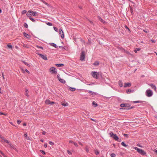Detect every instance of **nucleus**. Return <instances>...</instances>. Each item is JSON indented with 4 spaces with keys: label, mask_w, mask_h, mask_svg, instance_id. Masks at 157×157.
Here are the masks:
<instances>
[{
    "label": "nucleus",
    "mask_w": 157,
    "mask_h": 157,
    "mask_svg": "<svg viewBox=\"0 0 157 157\" xmlns=\"http://www.w3.org/2000/svg\"><path fill=\"white\" fill-rule=\"evenodd\" d=\"M120 106L122 108L120 109L125 110H129L134 108V106H130V105L127 103L121 104Z\"/></svg>",
    "instance_id": "1"
},
{
    "label": "nucleus",
    "mask_w": 157,
    "mask_h": 157,
    "mask_svg": "<svg viewBox=\"0 0 157 157\" xmlns=\"http://www.w3.org/2000/svg\"><path fill=\"white\" fill-rule=\"evenodd\" d=\"M133 148L136 150L140 155H145L146 154V153L142 149L136 147H134Z\"/></svg>",
    "instance_id": "2"
},
{
    "label": "nucleus",
    "mask_w": 157,
    "mask_h": 157,
    "mask_svg": "<svg viewBox=\"0 0 157 157\" xmlns=\"http://www.w3.org/2000/svg\"><path fill=\"white\" fill-rule=\"evenodd\" d=\"M109 134L110 135V136L113 138L114 140L118 141L119 139V138L117 136L116 134H114L113 132H110L109 133Z\"/></svg>",
    "instance_id": "3"
},
{
    "label": "nucleus",
    "mask_w": 157,
    "mask_h": 157,
    "mask_svg": "<svg viewBox=\"0 0 157 157\" xmlns=\"http://www.w3.org/2000/svg\"><path fill=\"white\" fill-rule=\"evenodd\" d=\"M145 93L146 95L148 97H150L153 94L152 90H147Z\"/></svg>",
    "instance_id": "4"
},
{
    "label": "nucleus",
    "mask_w": 157,
    "mask_h": 157,
    "mask_svg": "<svg viewBox=\"0 0 157 157\" xmlns=\"http://www.w3.org/2000/svg\"><path fill=\"white\" fill-rule=\"evenodd\" d=\"M85 57V53L84 51H82L81 52L80 56V60L81 61L84 60Z\"/></svg>",
    "instance_id": "5"
},
{
    "label": "nucleus",
    "mask_w": 157,
    "mask_h": 157,
    "mask_svg": "<svg viewBox=\"0 0 157 157\" xmlns=\"http://www.w3.org/2000/svg\"><path fill=\"white\" fill-rule=\"evenodd\" d=\"M49 70L51 72V73L52 74L54 73L56 74L57 73L56 68L53 67L50 68Z\"/></svg>",
    "instance_id": "6"
},
{
    "label": "nucleus",
    "mask_w": 157,
    "mask_h": 157,
    "mask_svg": "<svg viewBox=\"0 0 157 157\" xmlns=\"http://www.w3.org/2000/svg\"><path fill=\"white\" fill-rule=\"evenodd\" d=\"M91 74L93 77L95 78L98 79V75H97V73L95 71H92L91 72Z\"/></svg>",
    "instance_id": "7"
},
{
    "label": "nucleus",
    "mask_w": 157,
    "mask_h": 157,
    "mask_svg": "<svg viewBox=\"0 0 157 157\" xmlns=\"http://www.w3.org/2000/svg\"><path fill=\"white\" fill-rule=\"evenodd\" d=\"M59 35H60L61 37L62 38V39L64 38V35L63 32V31L62 29L60 28L59 29Z\"/></svg>",
    "instance_id": "8"
},
{
    "label": "nucleus",
    "mask_w": 157,
    "mask_h": 157,
    "mask_svg": "<svg viewBox=\"0 0 157 157\" xmlns=\"http://www.w3.org/2000/svg\"><path fill=\"white\" fill-rule=\"evenodd\" d=\"M38 55L44 60H47L48 59L46 55H43L41 54H38Z\"/></svg>",
    "instance_id": "9"
},
{
    "label": "nucleus",
    "mask_w": 157,
    "mask_h": 157,
    "mask_svg": "<svg viewBox=\"0 0 157 157\" xmlns=\"http://www.w3.org/2000/svg\"><path fill=\"white\" fill-rule=\"evenodd\" d=\"M30 13H31L32 16H37L38 15V14L36 11H33L32 10H30Z\"/></svg>",
    "instance_id": "10"
},
{
    "label": "nucleus",
    "mask_w": 157,
    "mask_h": 157,
    "mask_svg": "<svg viewBox=\"0 0 157 157\" xmlns=\"http://www.w3.org/2000/svg\"><path fill=\"white\" fill-rule=\"evenodd\" d=\"M152 89H153L155 91L156 90V87L155 85H154L152 83H151L149 84Z\"/></svg>",
    "instance_id": "11"
},
{
    "label": "nucleus",
    "mask_w": 157,
    "mask_h": 157,
    "mask_svg": "<svg viewBox=\"0 0 157 157\" xmlns=\"http://www.w3.org/2000/svg\"><path fill=\"white\" fill-rule=\"evenodd\" d=\"M23 34L24 36H25V37H26L28 39H29L31 37V36L30 35L27 34L25 32L23 33Z\"/></svg>",
    "instance_id": "12"
},
{
    "label": "nucleus",
    "mask_w": 157,
    "mask_h": 157,
    "mask_svg": "<svg viewBox=\"0 0 157 157\" xmlns=\"http://www.w3.org/2000/svg\"><path fill=\"white\" fill-rule=\"evenodd\" d=\"M131 86V83H130L127 82L125 83L124 84V87H129Z\"/></svg>",
    "instance_id": "13"
},
{
    "label": "nucleus",
    "mask_w": 157,
    "mask_h": 157,
    "mask_svg": "<svg viewBox=\"0 0 157 157\" xmlns=\"http://www.w3.org/2000/svg\"><path fill=\"white\" fill-rule=\"evenodd\" d=\"M87 92L89 93H91V95H92L93 96H94L95 95H97V93H95L94 92H93L91 91L88 90Z\"/></svg>",
    "instance_id": "14"
},
{
    "label": "nucleus",
    "mask_w": 157,
    "mask_h": 157,
    "mask_svg": "<svg viewBox=\"0 0 157 157\" xmlns=\"http://www.w3.org/2000/svg\"><path fill=\"white\" fill-rule=\"evenodd\" d=\"M25 95H26L27 97H29V95L28 94L29 91H28V90L27 89L25 88Z\"/></svg>",
    "instance_id": "15"
},
{
    "label": "nucleus",
    "mask_w": 157,
    "mask_h": 157,
    "mask_svg": "<svg viewBox=\"0 0 157 157\" xmlns=\"http://www.w3.org/2000/svg\"><path fill=\"white\" fill-rule=\"evenodd\" d=\"M99 63L98 61H95L93 63V65H94V66H98L99 65Z\"/></svg>",
    "instance_id": "16"
},
{
    "label": "nucleus",
    "mask_w": 157,
    "mask_h": 157,
    "mask_svg": "<svg viewBox=\"0 0 157 157\" xmlns=\"http://www.w3.org/2000/svg\"><path fill=\"white\" fill-rule=\"evenodd\" d=\"M118 83L120 87H121L123 86V83L121 80H119Z\"/></svg>",
    "instance_id": "17"
},
{
    "label": "nucleus",
    "mask_w": 157,
    "mask_h": 157,
    "mask_svg": "<svg viewBox=\"0 0 157 157\" xmlns=\"http://www.w3.org/2000/svg\"><path fill=\"white\" fill-rule=\"evenodd\" d=\"M30 10H29L28 12L26 14V15L27 17H31V13H30Z\"/></svg>",
    "instance_id": "18"
},
{
    "label": "nucleus",
    "mask_w": 157,
    "mask_h": 157,
    "mask_svg": "<svg viewBox=\"0 0 157 157\" xmlns=\"http://www.w3.org/2000/svg\"><path fill=\"white\" fill-rule=\"evenodd\" d=\"M22 62L25 65L29 67H30V65L27 63V62H25V61H22Z\"/></svg>",
    "instance_id": "19"
},
{
    "label": "nucleus",
    "mask_w": 157,
    "mask_h": 157,
    "mask_svg": "<svg viewBox=\"0 0 157 157\" xmlns=\"http://www.w3.org/2000/svg\"><path fill=\"white\" fill-rule=\"evenodd\" d=\"M50 45L51 46H52L55 48H57L58 47V46L54 43H51Z\"/></svg>",
    "instance_id": "20"
},
{
    "label": "nucleus",
    "mask_w": 157,
    "mask_h": 157,
    "mask_svg": "<svg viewBox=\"0 0 157 157\" xmlns=\"http://www.w3.org/2000/svg\"><path fill=\"white\" fill-rule=\"evenodd\" d=\"M59 81L61 83H65L66 81H65L63 79H61V78H59Z\"/></svg>",
    "instance_id": "21"
},
{
    "label": "nucleus",
    "mask_w": 157,
    "mask_h": 157,
    "mask_svg": "<svg viewBox=\"0 0 157 157\" xmlns=\"http://www.w3.org/2000/svg\"><path fill=\"white\" fill-rule=\"evenodd\" d=\"M51 101L48 99H47L45 101V103L47 105H49L51 104L50 103Z\"/></svg>",
    "instance_id": "22"
},
{
    "label": "nucleus",
    "mask_w": 157,
    "mask_h": 157,
    "mask_svg": "<svg viewBox=\"0 0 157 157\" xmlns=\"http://www.w3.org/2000/svg\"><path fill=\"white\" fill-rule=\"evenodd\" d=\"M56 65L58 67H61L64 66V64H56Z\"/></svg>",
    "instance_id": "23"
},
{
    "label": "nucleus",
    "mask_w": 157,
    "mask_h": 157,
    "mask_svg": "<svg viewBox=\"0 0 157 157\" xmlns=\"http://www.w3.org/2000/svg\"><path fill=\"white\" fill-rule=\"evenodd\" d=\"M24 136L25 137V138H26V139L28 140H30V138L27 136V133L25 134H24Z\"/></svg>",
    "instance_id": "24"
},
{
    "label": "nucleus",
    "mask_w": 157,
    "mask_h": 157,
    "mask_svg": "<svg viewBox=\"0 0 157 157\" xmlns=\"http://www.w3.org/2000/svg\"><path fill=\"white\" fill-rule=\"evenodd\" d=\"M62 105L63 106H67L68 105V104L67 102L63 103L62 104Z\"/></svg>",
    "instance_id": "25"
},
{
    "label": "nucleus",
    "mask_w": 157,
    "mask_h": 157,
    "mask_svg": "<svg viewBox=\"0 0 157 157\" xmlns=\"http://www.w3.org/2000/svg\"><path fill=\"white\" fill-rule=\"evenodd\" d=\"M69 90L71 91H75V90H76V89L75 88H72V87H70L69 88Z\"/></svg>",
    "instance_id": "26"
},
{
    "label": "nucleus",
    "mask_w": 157,
    "mask_h": 157,
    "mask_svg": "<svg viewBox=\"0 0 157 157\" xmlns=\"http://www.w3.org/2000/svg\"><path fill=\"white\" fill-rule=\"evenodd\" d=\"M92 104L93 105H94V107H96L98 106V104L96 103L94 101L92 102Z\"/></svg>",
    "instance_id": "27"
},
{
    "label": "nucleus",
    "mask_w": 157,
    "mask_h": 157,
    "mask_svg": "<svg viewBox=\"0 0 157 157\" xmlns=\"http://www.w3.org/2000/svg\"><path fill=\"white\" fill-rule=\"evenodd\" d=\"M121 144L124 147H126L128 146V145H126L124 142H122L121 143Z\"/></svg>",
    "instance_id": "28"
},
{
    "label": "nucleus",
    "mask_w": 157,
    "mask_h": 157,
    "mask_svg": "<svg viewBox=\"0 0 157 157\" xmlns=\"http://www.w3.org/2000/svg\"><path fill=\"white\" fill-rule=\"evenodd\" d=\"M142 101H133V103H142Z\"/></svg>",
    "instance_id": "29"
},
{
    "label": "nucleus",
    "mask_w": 157,
    "mask_h": 157,
    "mask_svg": "<svg viewBox=\"0 0 157 157\" xmlns=\"http://www.w3.org/2000/svg\"><path fill=\"white\" fill-rule=\"evenodd\" d=\"M99 20L102 23H104L105 22V21H104L102 19L101 17H99Z\"/></svg>",
    "instance_id": "30"
},
{
    "label": "nucleus",
    "mask_w": 157,
    "mask_h": 157,
    "mask_svg": "<svg viewBox=\"0 0 157 157\" xmlns=\"http://www.w3.org/2000/svg\"><path fill=\"white\" fill-rule=\"evenodd\" d=\"M131 92H133V90L128 89V90L127 91V94L129 93H131Z\"/></svg>",
    "instance_id": "31"
},
{
    "label": "nucleus",
    "mask_w": 157,
    "mask_h": 157,
    "mask_svg": "<svg viewBox=\"0 0 157 157\" xmlns=\"http://www.w3.org/2000/svg\"><path fill=\"white\" fill-rule=\"evenodd\" d=\"M29 18L33 22H35L36 21L32 17H29Z\"/></svg>",
    "instance_id": "32"
},
{
    "label": "nucleus",
    "mask_w": 157,
    "mask_h": 157,
    "mask_svg": "<svg viewBox=\"0 0 157 157\" xmlns=\"http://www.w3.org/2000/svg\"><path fill=\"white\" fill-rule=\"evenodd\" d=\"M27 13V11L26 10H23L21 12V14H24L26 13Z\"/></svg>",
    "instance_id": "33"
},
{
    "label": "nucleus",
    "mask_w": 157,
    "mask_h": 157,
    "mask_svg": "<svg viewBox=\"0 0 157 157\" xmlns=\"http://www.w3.org/2000/svg\"><path fill=\"white\" fill-rule=\"evenodd\" d=\"M130 12L132 14H133V10H132V8L131 7V6H130Z\"/></svg>",
    "instance_id": "34"
},
{
    "label": "nucleus",
    "mask_w": 157,
    "mask_h": 157,
    "mask_svg": "<svg viewBox=\"0 0 157 157\" xmlns=\"http://www.w3.org/2000/svg\"><path fill=\"white\" fill-rule=\"evenodd\" d=\"M94 151H95V153L96 155H98V154H99V151H98V150H95Z\"/></svg>",
    "instance_id": "35"
},
{
    "label": "nucleus",
    "mask_w": 157,
    "mask_h": 157,
    "mask_svg": "<svg viewBox=\"0 0 157 157\" xmlns=\"http://www.w3.org/2000/svg\"><path fill=\"white\" fill-rule=\"evenodd\" d=\"M46 23L49 26H52V23L50 22H47Z\"/></svg>",
    "instance_id": "36"
},
{
    "label": "nucleus",
    "mask_w": 157,
    "mask_h": 157,
    "mask_svg": "<svg viewBox=\"0 0 157 157\" xmlns=\"http://www.w3.org/2000/svg\"><path fill=\"white\" fill-rule=\"evenodd\" d=\"M4 141L6 143L8 144H10V142L7 139H5V140H4Z\"/></svg>",
    "instance_id": "37"
},
{
    "label": "nucleus",
    "mask_w": 157,
    "mask_h": 157,
    "mask_svg": "<svg viewBox=\"0 0 157 157\" xmlns=\"http://www.w3.org/2000/svg\"><path fill=\"white\" fill-rule=\"evenodd\" d=\"M7 47H8V48H13V46L12 45H10V44H8L7 45Z\"/></svg>",
    "instance_id": "38"
},
{
    "label": "nucleus",
    "mask_w": 157,
    "mask_h": 157,
    "mask_svg": "<svg viewBox=\"0 0 157 157\" xmlns=\"http://www.w3.org/2000/svg\"><path fill=\"white\" fill-rule=\"evenodd\" d=\"M110 156L111 157H115L116 155L114 153H113L111 154Z\"/></svg>",
    "instance_id": "39"
},
{
    "label": "nucleus",
    "mask_w": 157,
    "mask_h": 157,
    "mask_svg": "<svg viewBox=\"0 0 157 157\" xmlns=\"http://www.w3.org/2000/svg\"><path fill=\"white\" fill-rule=\"evenodd\" d=\"M24 26L26 28H27L28 27V25L26 23H24Z\"/></svg>",
    "instance_id": "40"
},
{
    "label": "nucleus",
    "mask_w": 157,
    "mask_h": 157,
    "mask_svg": "<svg viewBox=\"0 0 157 157\" xmlns=\"http://www.w3.org/2000/svg\"><path fill=\"white\" fill-rule=\"evenodd\" d=\"M53 28L55 31L57 32L58 31V29L57 27H54Z\"/></svg>",
    "instance_id": "41"
},
{
    "label": "nucleus",
    "mask_w": 157,
    "mask_h": 157,
    "mask_svg": "<svg viewBox=\"0 0 157 157\" xmlns=\"http://www.w3.org/2000/svg\"><path fill=\"white\" fill-rule=\"evenodd\" d=\"M40 151L42 153L43 155H45L46 153L43 150H40Z\"/></svg>",
    "instance_id": "42"
},
{
    "label": "nucleus",
    "mask_w": 157,
    "mask_h": 157,
    "mask_svg": "<svg viewBox=\"0 0 157 157\" xmlns=\"http://www.w3.org/2000/svg\"><path fill=\"white\" fill-rule=\"evenodd\" d=\"M49 144L51 145H54V143L53 142H52V141H49Z\"/></svg>",
    "instance_id": "43"
},
{
    "label": "nucleus",
    "mask_w": 157,
    "mask_h": 157,
    "mask_svg": "<svg viewBox=\"0 0 157 157\" xmlns=\"http://www.w3.org/2000/svg\"><path fill=\"white\" fill-rule=\"evenodd\" d=\"M36 47L38 48H41L42 50H43V48L42 47H41V46H39L38 45H36Z\"/></svg>",
    "instance_id": "44"
},
{
    "label": "nucleus",
    "mask_w": 157,
    "mask_h": 157,
    "mask_svg": "<svg viewBox=\"0 0 157 157\" xmlns=\"http://www.w3.org/2000/svg\"><path fill=\"white\" fill-rule=\"evenodd\" d=\"M67 153L69 155H72V153L69 150H68L67 151Z\"/></svg>",
    "instance_id": "45"
},
{
    "label": "nucleus",
    "mask_w": 157,
    "mask_h": 157,
    "mask_svg": "<svg viewBox=\"0 0 157 157\" xmlns=\"http://www.w3.org/2000/svg\"><path fill=\"white\" fill-rule=\"evenodd\" d=\"M123 135L124 136V137H126L127 138L128 137V134H123Z\"/></svg>",
    "instance_id": "46"
},
{
    "label": "nucleus",
    "mask_w": 157,
    "mask_h": 157,
    "mask_svg": "<svg viewBox=\"0 0 157 157\" xmlns=\"http://www.w3.org/2000/svg\"><path fill=\"white\" fill-rule=\"evenodd\" d=\"M151 43H155V40L151 39Z\"/></svg>",
    "instance_id": "47"
},
{
    "label": "nucleus",
    "mask_w": 157,
    "mask_h": 157,
    "mask_svg": "<svg viewBox=\"0 0 157 157\" xmlns=\"http://www.w3.org/2000/svg\"><path fill=\"white\" fill-rule=\"evenodd\" d=\"M57 78H58V79L59 80V78H60V75L59 74H58L57 75Z\"/></svg>",
    "instance_id": "48"
},
{
    "label": "nucleus",
    "mask_w": 157,
    "mask_h": 157,
    "mask_svg": "<svg viewBox=\"0 0 157 157\" xmlns=\"http://www.w3.org/2000/svg\"><path fill=\"white\" fill-rule=\"evenodd\" d=\"M21 121L20 120H17V123L18 124H19L21 122Z\"/></svg>",
    "instance_id": "49"
},
{
    "label": "nucleus",
    "mask_w": 157,
    "mask_h": 157,
    "mask_svg": "<svg viewBox=\"0 0 157 157\" xmlns=\"http://www.w3.org/2000/svg\"><path fill=\"white\" fill-rule=\"evenodd\" d=\"M0 114L3 115H4L5 116H6V115H7L6 114L4 113H3L1 112H0Z\"/></svg>",
    "instance_id": "50"
},
{
    "label": "nucleus",
    "mask_w": 157,
    "mask_h": 157,
    "mask_svg": "<svg viewBox=\"0 0 157 157\" xmlns=\"http://www.w3.org/2000/svg\"><path fill=\"white\" fill-rule=\"evenodd\" d=\"M10 146H11V147L12 148H13V149H16V148L12 144Z\"/></svg>",
    "instance_id": "51"
},
{
    "label": "nucleus",
    "mask_w": 157,
    "mask_h": 157,
    "mask_svg": "<svg viewBox=\"0 0 157 157\" xmlns=\"http://www.w3.org/2000/svg\"><path fill=\"white\" fill-rule=\"evenodd\" d=\"M73 144H74V145L76 147H78V144L77 143H75V142H74V143H73Z\"/></svg>",
    "instance_id": "52"
},
{
    "label": "nucleus",
    "mask_w": 157,
    "mask_h": 157,
    "mask_svg": "<svg viewBox=\"0 0 157 157\" xmlns=\"http://www.w3.org/2000/svg\"><path fill=\"white\" fill-rule=\"evenodd\" d=\"M137 145L138 146V147H143V146L141 145H140V144H137Z\"/></svg>",
    "instance_id": "53"
},
{
    "label": "nucleus",
    "mask_w": 157,
    "mask_h": 157,
    "mask_svg": "<svg viewBox=\"0 0 157 157\" xmlns=\"http://www.w3.org/2000/svg\"><path fill=\"white\" fill-rule=\"evenodd\" d=\"M125 27L126 29H128V30L129 31H130V29L126 26V25H125Z\"/></svg>",
    "instance_id": "54"
},
{
    "label": "nucleus",
    "mask_w": 157,
    "mask_h": 157,
    "mask_svg": "<svg viewBox=\"0 0 157 157\" xmlns=\"http://www.w3.org/2000/svg\"><path fill=\"white\" fill-rule=\"evenodd\" d=\"M86 151L87 152H89V149L88 148L86 147Z\"/></svg>",
    "instance_id": "55"
},
{
    "label": "nucleus",
    "mask_w": 157,
    "mask_h": 157,
    "mask_svg": "<svg viewBox=\"0 0 157 157\" xmlns=\"http://www.w3.org/2000/svg\"><path fill=\"white\" fill-rule=\"evenodd\" d=\"M42 2L44 3V4H45L46 5H48V3L47 2H45L44 1H42Z\"/></svg>",
    "instance_id": "56"
},
{
    "label": "nucleus",
    "mask_w": 157,
    "mask_h": 157,
    "mask_svg": "<svg viewBox=\"0 0 157 157\" xmlns=\"http://www.w3.org/2000/svg\"><path fill=\"white\" fill-rule=\"evenodd\" d=\"M44 147H45V148H46L47 147V143H45V144H44Z\"/></svg>",
    "instance_id": "57"
},
{
    "label": "nucleus",
    "mask_w": 157,
    "mask_h": 157,
    "mask_svg": "<svg viewBox=\"0 0 157 157\" xmlns=\"http://www.w3.org/2000/svg\"><path fill=\"white\" fill-rule=\"evenodd\" d=\"M136 50L137 51H139L140 50V48H136Z\"/></svg>",
    "instance_id": "58"
},
{
    "label": "nucleus",
    "mask_w": 157,
    "mask_h": 157,
    "mask_svg": "<svg viewBox=\"0 0 157 157\" xmlns=\"http://www.w3.org/2000/svg\"><path fill=\"white\" fill-rule=\"evenodd\" d=\"M51 104H50L51 105H52L53 104L55 103V102L53 101L50 102Z\"/></svg>",
    "instance_id": "59"
},
{
    "label": "nucleus",
    "mask_w": 157,
    "mask_h": 157,
    "mask_svg": "<svg viewBox=\"0 0 157 157\" xmlns=\"http://www.w3.org/2000/svg\"><path fill=\"white\" fill-rule=\"evenodd\" d=\"M46 133V132H45L44 131L42 133V134L43 135H44Z\"/></svg>",
    "instance_id": "60"
},
{
    "label": "nucleus",
    "mask_w": 157,
    "mask_h": 157,
    "mask_svg": "<svg viewBox=\"0 0 157 157\" xmlns=\"http://www.w3.org/2000/svg\"><path fill=\"white\" fill-rule=\"evenodd\" d=\"M2 77L3 78V79H5L4 75V74L3 73H2Z\"/></svg>",
    "instance_id": "61"
},
{
    "label": "nucleus",
    "mask_w": 157,
    "mask_h": 157,
    "mask_svg": "<svg viewBox=\"0 0 157 157\" xmlns=\"http://www.w3.org/2000/svg\"><path fill=\"white\" fill-rule=\"evenodd\" d=\"M25 71L26 72H27L28 74L30 73L29 72L27 69H25Z\"/></svg>",
    "instance_id": "62"
},
{
    "label": "nucleus",
    "mask_w": 157,
    "mask_h": 157,
    "mask_svg": "<svg viewBox=\"0 0 157 157\" xmlns=\"http://www.w3.org/2000/svg\"><path fill=\"white\" fill-rule=\"evenodd\" d=\"M0 153L2 155L4 156V154L3 153V152L2 151H0Z\"/></svg>",
    "instance_id": "63"
},
{
    "label": "nucleus",
    "mask_w": 157,
    "mask_h": 157,
    "mask_svg": "<svg viewBox=\"0 0 157 157\" xmlns=\"http://www.w3.org/2000/svg\"><path fill=\"white\" fill-rule=\"evenodd\" d=\"M69 143H73H73H74V142H73V141H72V140H71L69 141Z\"/></svg>",
    "instance_id": "64"
}]
</instances>
